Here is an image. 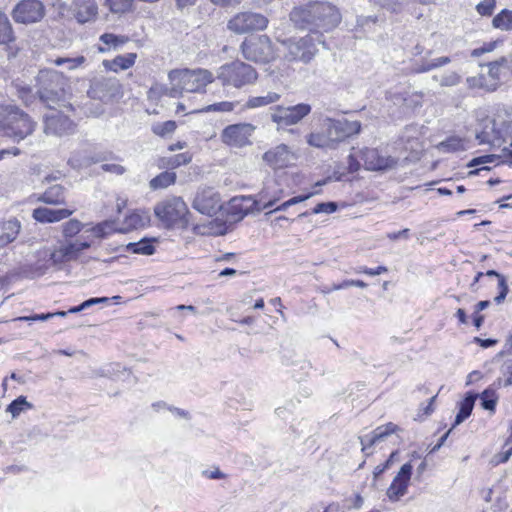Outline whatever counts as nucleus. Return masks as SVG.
Listing matches in <instances>:
<instances>
[{
	"label": "nucleus",
	"mask_w": 512,
	"mask_h": 512,
	"mask_svg": "<svg viewBox=\"0 0 512 512\" xmlns=\"http://www.w3.org/2000/svg\"><path fill=\"white\" fill-rule=\"evenodd\" d=\"M324 43L323 35L317 33H309L297 41L289 40L283 42L287 49L285 59L309 63L318 52L317 46L319 44L324 45Z\"/></svg>",
	"instance_id": "9"
},
{
	"label": "nucleus",
	"mask_w": 512,
	"mask_h": 512,
	"mask_svg": "<svg viewBox=\"0 0 512 512\" xmlns=\"http://www.w3.org/2000/svg\"><path fill=\"white\" fill-rule=\"evenodd\" d=\"M492 22L495 28H499L501 30L512 29V11L506 9L502 10L493 18Z\"/></svg>",
	"instance_id": "47"
},
{
	"label": "nucleus",
	"mask_w": 512,
	"mask_h": 512,
	"mask_svg": "<svg viewBox=\"0 0 512 512\" xmlns=\"http://www.w3.org/2000/svg\"><path fill=\"white\" fill-rule=\"evenodd\" d=\"M282 193V189L274 180L267 181L255 199L258 202L257 212L273 207L281 199Z\"/></svg>",
	"instance_id": "21"
},
{
	"label": "nucleus",
	"mask_w": 512,
	"mask_h": 512,
	"mask_svg": "<svg viewBox=\"0 0 512 512\" xmlns=\"http://www.w3.org/2000/svg\"><path fill=\"white\" fill-rule=\"evenodd\" d=\"M340 125L343 128L344 138L358 134L361 130V123L359 121L340 120Z\"/></svg>",
	"instance_id": "55"
},
{
	"label": "nucleus",
	"mask_w": 512,
	"mask_h": 512,
	"mask_svg": "<svg viewBox=\"0 0 512 512\" xmlns=\"http://www.w3.org/2000/svg\"><path fill=\"white\" fill-rule=\"evenodd\" d=\"M255 131V126L250 123H238L227 126L222 134V141L234 147H243L250 141L249 138Z\"/></svg>",
	"instance_id": "15"
},
{
	"label": "nucleus",
	"mask_w": 512,
	"mask_h": 512,
	"mask_svg": "<svg viewBox=\"0 0 512 512\" xmlns=\"http://www.w3.org/2000/svg\"><path fill=\"white\" fill-rule=\"evenodd\" d=\"M14 41L15 35L12 25L7 15L0 11V44L7 46L9 58L17 55L18 50L11 45Z\"/></svg>",
	"instance_id": "25"
},
{
	"label": "nucleus",
	"mask_w": 512,
	"mask_h": 512,
	"mask_svg": "<svg viewBox=\"0 0 512 512\" xmlns=\"http://www.w3.org/2000/svg\"><path fill=\"white\" fill-rule=\"evenodd\" d=\"M137 55L135 53H127L125 55H118L113 60H105L103 65L114 72H118L119 70H126L132 67L135 63Z\"/></svg>",
	"instance_id": "33"
},
{
	"label": "nucleus",
	"mask_w": 512,
	"mask_h": 512,
	"mask_svg": "<svg viewBox=\"0 0 512 512\" xmlns=\"http://www.w3.org/2000/svg\"><path fill=\"white\" fill-rule=\"evenodd\" d=\"M268 22L267 17L260 13L241 12L228 21L227 28L236 34H244L256 30H264Z\"/></svg>",
	"instance_id": "11"
},
{
	"label": "nucleus",
	"mask_w": 512,
	"mask_h": 512,
	"mask_svg": "<svg viewBox=\"0 0 512 512\" xmlns=\"http://www.w3.org/2000/svg\"><path fill=\"white\" fill-rule=\"evenodd\" d=\"M324 126L327 139L332 148L335 147V144L345 139L340 120L326 119Z\"/></svg>",
	"instance_id": "34"
},
{
	"label": "nucleus",
	"mask_w": 512,
	"mask_h": 512,
	"mask_svg": "<svg viewBox=\"0 0 512 512\" xmlns=\"http://www.w3.org/2000/svg\"><path fill=\"white\" fill-rule=\"evenodd\" d=\"M432 54L433 51L428 50L423 58L413 64L411 72L414 74L427 73L429 71L446 66L452 61L449 56L431 58Z\"/></svg>",
	"instance_id": "22"
},
{
	"label": "nucleus",
	"mask_w": 512,
	"mask_h": 512,
	"mask_svg": "<svg viewBox=\"0 0 512 512\" xmlns=\"http://www.w3.org/2000/svg\"><path fill=\"white\" fill-rule=\"evenodd\" d=\"M191 160L192 156L189 153H180L172 156L168 161V165L172 168H176L190 163Z\"/></svg>",
	"instance_id": "58"
},
{
	"label": "nucleus",
	"mask_w": 512,
	"mask_h": 512,
	"mask_svg": "<svg viewBox=\"0 0 512 512\" xmlns=\"http://www.w3.org/2000/svg\"><path fill=\"white\" fill-rule=\"evenodd\" d=\"M21 230V223L17 219L0 221V248L13 242Z\"/></svg>",
	"instance_id": "27"
},
{
	"label": "nucleus",
	"mask_w": 512,
	"mask_h": 512,
	"mask_svg": "<svg viewBox=\"0 0 512 512\" xmlns=\"http://www.w3.org/2000/svg\"><path fill=\"white\" fill-rule=\"evenodd\" d=\"M388 271L387 267L385 266H378L377 268H367V267H361L359 268V270L357 271L358 273H364V274H367L369 276H376V275H380V274H383V273H386Z\"/></svg>",
	"instance_id": "64"
},
{
	"label": "nucleus",
	"mask_w": 512,
	"mask_h": 512,
	"mask_svg": "<svg viewBox=\"0 0 512 512\" xmlns=\"http://www.w3.org/2000/svg\"><path fill=\"white\" fill-rule=\"evenodd\" d=\"M150 221L149 214L144 211H134L125 217L123 227L119 232L125 233L132 229L145 227Z\"/></svg>",
	"instance_id": "28"
},
{
	"label": "nucleus",
	"mask_w": 512,
	"mask_h": 512,
	"mask_svg": "<svg viewBox=\"0 0 512 512\" xmlns=\"http://www.w3.org/2000/svg\"><path fill=\"white\" fill-rule=\"evenodd\" d=\"M396 429V425L389 423L385 426L377 427L372 433H371V442L377 443L379 441H382L384 438H386L388 435L392 434Z\"/></svg>",
	"instance_id": "52"
},
{
	"label": "nucleus",
	"mask_w": 512,
	"mask_h": 512,
	"mask_svg": "<svg viewBox=\"0 0 512 512\" xmlns=\"http://www.w3.org/2000/svg\"><path fill=\"white\" fill-rule=\"evenodd\" d=\"M258 202L251 196H240L232 198L225 207V212L230 221L238 222L249 213L257 212Z\"/></svg>",
	"instance_id": "18"
},
{
	"label": "nucleus",
	"mask_w": 512,
	"mask_h": 512,
	"mask_svg": "<svg viewBox=\"0 0 512 512\" xmlns=\"http://www.w3.org/2000/svg\"><path fill=\"white\" fill-rule=\"evenodd\" d=\"M43 117V131L46 135L64 136L72 134L75 130V124L67 115L54 108Z\"/></svg>",
	"instance_id": "12"
},
{
	"label": "nucleus",
	"mask_w": 512,
	"mask_h": 512,
	"mask_svg": "<svg viewBox=\"0 0 512 512\" xmlns=\"http://www.w3.org/2000/svg\"><path fill=\"white\" fill-rule=\"evenodd\" d=\"M154 239H141L138 242L129 243L126 248L127 251L135 254L152 255L155 252L153 246Z\"/></svg>",
	"instance_id": "36"
},
{
	"label": "nucleus",
	"mask_w": 512,
	"mask_h": 512,
	"mask_svg": "<svg viewBox=\"0 0 512 512\" xmlns=\"http://www.w3.org/2000/svg\"><path fill=\"white\" fill-rule=\"evenodd\" d=\"M307 143L316 148H332L325 131L323 133L313 132L307 136Z\"/></svg>",
	"instance_id": "50"
},
{
	"label": "nucleus",
	"mask_w": 512,
	"mask_h": 512,
	"mask_svg": "<svg viewBox=\"0 0 512 512\" xmlns=\"http://www.w3.org/2000/svg\"><path fill=\"white\" fill-rule=\"evenodd\" d=\"M466 84L469 89H481L488 92L496 90V88L488 87L490 84L488 73L481 72L477 76L467 77Z\"/></svg>",
	"instance_id": "37"
},
{
	"label": "nucleus",
	"mask_w": 512,
	"mask_h": 512,
	"mask_svg": "<svg viewBox=\"0 0 512 512\" xmlns=\"http://www.w3.org/2000/svg\"><path fill=\"white\" fill-rule=\"evenodd\" d=\"M425 93L423 91L406 92L404 107L409 110H416L423 106Z\"/></svg>",
	"instance_id": "46"
},
{
	"label": "nucleus",
	"mask_w": 512,
	"mask_h": 512,
	"mask_svg": "<svg viewBox=\"0 0 512 512\" xmlns=\"http://www.w3.org/2000/svg\"><path fill=\"white\" fill-rule=\"evenodd\" d=\"M290 19L299 28L320 34L319 31L328 32L337 27L341 22V14L336 6L321 2L294 8Z\"/></svg>",
	"instance_id": "1"
},
{
	"label": "nucleus",
	"mask_w": 512,
	"mask_h": 512,
	"mask_svg": "<svg viewBox=\"0 0 512 512\" xmlns=\"http://www.w3.org/2000/svg\"><path fill=\"white\" fill-rule=\"evenodd\" d=\"M134 0H106V4L112 13L128 12Z\"/></svg>",
	"instance_id": "53"
},
{
	"label": "nucleus",
	"mask_w": 512,
	"mask_h": 512,
	"mask_svg": "<svg viewBox=\"0 0 512 512\" xmlns=\"http://www.w3.org/2000/svg\"><path fill=\"white\" fill-rule=\"evenodd\" d=\"M494 163L495 165L499 164H509L512 165V149L505 147L501 150L500 154H489L484 156H479L473 158L469 163L468 167H475L478 165Z\"/></svg>",
	"instance_id": "26"
},
{
	"label": "nucleus",
	"mask_w": 512,
	"mask_h": 512,
	"mask_svg": "<svg viewBox=\"0 0 512 512\" xmlns=\"http://www.w3.org/2000/svg\"><path fill=\"white\" fill-rule=\"evenodd\" d=\"M116 231H119V229L116 228V223L114 221L106 220L96 224L86 232H91L94 237L102 239L108 237Z\"/></svg>",
	"instance_id": "40"
},
{
	"label": "nucleus",
	"mask_w": 512,
	"mask_h": 512,
	"mask_svg": "<svg viewBox=\"0 0 512 512\" xmlns=\"http://www.w3.org/2000/svg\"><path fill=\"white\" fill-rule=\"evenodd\" d=\"M176 122L169 120L165 121L163 123H155L152 125L151 130L152 132L160 137H166L170 134H172L176 130Z\"/></svg>",
	"instance_id": "49"
},
{
	"label": "nucleus",
	"mask_w": 512,
	"mask_h": 512,
	"mask_svg": "<svg viewBox=\"0 0 512 512\" xmlns=\"http://www.w3.org/2000/svg\"><path fill=\"white\" fill-rule=\"evenodd\" d=\"M154 213L167 228L186 227L189 223V210L181 197L171 196L158 202Z\"/></svg>",
	"instance_id": "7"
},
{
	"label": "nucleus",
	"mask_w": 512,
	"mask_h": 512,
	"mask_svg": "<svg viewBox=\"0 0 512 512\" xmlns=\"http://www.w3.org/2000/svg\"><path fill=\"white\" fill-rule=\"evenodd\" d=\"M480 400L483 409L494 412L498 401L496 390L488 387L480 394Z\"/></svg>",
	"instance_id": "44"
},
{
	"label": "nucleus",
	"mask_w": 512,
	"mask_h": 512,
	"mask_svg": "<svg viewBox=\"0 0 512 512\" xmlns=\"http://www.w3.org/2000/svg\"><path fill=\"white\" fill-rule=\"evenodd\" d=\"M119 90V83L114 78L95 79L88 90V94L93 99L108 101L112 99Z\"/></svg>",
	"instance_id": "20"
},
{
	"label": "nucleus",
	"mask_w": 512,
	"mask_h": 512,
	"mask_svg": "<svg viewBox=\"0 0 512 512\" xmlns=\"http://www.w3.org/2000/svg\"><path fill=\"white\" fill-rule=\"evenodd\" d=\"M37 201L49 205H61L65 203V188L61 185H53L46 189L37 198Z\"/></svg>",
	"instance_id": "30"
},
{
	"label": "nucleus",
	"mask_w": 512,
	"mask_h": 512,
	"mask_svg": "<svg viewBox=\"0 0 512 512\" xmlns=\"http://www.w3.org/2000/svg\"><path fill=\"white\" fill-rule=\"evenodd\" d=\"M477 394L472 392L467 393L466 397L459 403V411L470 416L474 407Z\"/></svg>",
	"instance_id": "57"
},
{
	"label": "nucleus",
	"mask_w": 512,
	"mask_h": 512,
	"mask_svg": "<svg viewBox=\"0 0 512 512\" xmlns=\"http://www.w3.org/2000/svg\"><path fill=\"white\" fill-rule=\"evenodd\" d=\"M361 159L367 170L382 171L396 167L398 160L387 156L374 148H365L361 150Z\"/></svg>",
	"instance_id": "17"
},
{
	"label": "nucleus",
	"mask_w": 512,
	"mask_h": 512,
	"mask_svg": "<svg viewBox=\"0 0 512 512\" xmlns=\"http://www.w3.org/2000/svg\"><path fill=\"white\" fill-rule=\"evenodd\" d=\"M36 127L37 122L17 106L7 105L3 108L2 131L14 142H20L32 135Z\"/></svg>",
	"instance_id": "5"
},
{
	"label": "nucleus",
	"mask_w": 512,
	"mask_h": 512,
	"mask_svg": "<svg viewBox=\"0 0 512 512\" xmlns=\"http://www.w3.org/2000/svg\"><path fill=\"white\" fill-rule=\"evenodd\" d=\"M512 134V112L498 109L493 117L480 120L476 129L479 144L501 145Z\"/></svg>",
	"instance_id": "4"
},
{
	"label": "nucleus",
	"mask_w": 512,
	"mask_h": 512,
	"mask_svg": "<svg viewBox=\"0 0 512 512\" xmlns=\"http://www.w3.org/2000/svg\"><path fill=\"white\" fill-rule=\"evenodd\" d=\"M338 209V205L336 202H322L317 204L313 209V214L326 213L331 214L334 213Z\"/></svg>",
	"instance_id": "60"
},
{
	"label": "nucleus",
	"mask_w": 512,
	"mask_h": 512,
	"mask_svg": "<svg viewBox=\"0 0 512 512\" xmlns=\"http://www.w3.org/2000/svg\"><path fill=\"white\" fill-rule=\"evenodd\" d=\"M262 159L272 169H282L291 165L296 155L286 144H279L266 151Z\"/></svg>",
	"instance_id": "16"
},
{
	"label": "nucleus",
	"mask_w": 512,
	"mask_h": 512,
	"mask_svg": "<svg viewBox=\"0 0 512 512\" xmlns=\"http://www.w3.org/2000/svg\"><path fill=\"white\" fill-rule=\"evenodd\" d=\"M412 469L413 467L411 463H405L401 466L398 474L394 477L386 492V495L391 502L399 501L401 497L407 493Z\"/></svg>",
	"instance_id": "19"
},
{
	"label": "nucleus",
	"mask_w": 512,
	"mask_h": 512,
	"mask_svg": "<svg viewBox=\"0 0 512 512\" xmlns=\"http://www.w3.org/2000/svg\"><path fill=\"white\" fill-rule=\"evenodd\" d=\"M84 227V224L77 219H71L63 225V235L73 237L77 235Z\"/></svg>",
	"instance_id": "54"
},
{
	"label": "nucleus",
	"mask_w": 512,
	"mask_h": 512,
	"mask_svg": "<svg viewBox=\"0 0 512 512\" xmlns=\"http://www.w3.org/2000/svg\"><path fill=\"white\" fill-rule=\"evenodd\" d=\"M45 16V6L40 0H22L12 10V18L17 23L32 24Z\"/></svg>",
	"instance_id": "13"
},
{
	"label": "nucleus",
	"mask_w": 512,
	"mask_h": 512,
	"mask_svg": "<svg viewBox=\"0 0 512 512\" xmlns=\"http://www.w3.org/2000/svg\"><path fill=\"white\" fill-rule=\"evenodd\" d=\"M60 248L68 261L75 260L79 255L76 250V246L74 245V242L61 245Z\"/></svg>",
	"instance_id": "61"
},
{
	"label": "nucleus",
	"mask_w": 512,
	"mask_h": 512,
	"mask_svg": "<svg viewBox=\"0 0 512 512\" xmlns=\"http://www.w3.org/2000/svg\"><path fill=\"white\" fill-rule=\"evenodd\" d=\"M466 84L469 89H481L488 92L496 90V88L488 87L490 84L488 73L481 72L477 76L467 77Z\"/></svg>",
	"instance_id": "38"
},
{
	"label": "nucleus",
	"mask_w": 512,
	"mask_h": 512,
	"mask_svg": "<svg viewBox=\"0 0 512 512\" xmlns=\"http://www.w3.org/2000/svg\"><path fill=\"white\" fill-rule=\"evenodd\" d=\"M320 191L319 190H313L309 193H306V194H302V195H299V196H295L289 200H287L286 202L282 203L281 205H279L278 207H276L274 210H272L271 212H274V211H284L286 210L288 207L292 206V205H295V204H298V203H301L303 201H306L308 200L309 198H311L312 196L314 195H317L319 194Z\"/></svg>",
	"instance_id": "51"
},
{
	"label": "nucleus",
	"mask_w": 512,
	"mask_h": 512,
	"mask_svg": "<svg viewBox=\"0 0 512 512\" xmlns=\"http://www.w3.org/2000/svg\"><path fill=\"white\" fill-rule=\"evenodd\" d=\"M56 66H62L64 64L67 65V69L72 71L75 70L81 66H83L86 62V58L84 56H77V57H58L51 61Z\"/></svg>",
	"instance_id": "48"
},
{
	"label": "nucleus",
	"mask_w": 512,
	"mask_h": 512,
	"mask_svg": "<svg viewBox=\"0 0 512 512\" xmlns=\"http://www.w3.org/2000/svg\"><path fill=\"white\" fill-rule=\"evenodd\" d=\"M192 206L201 214L208 216L216 215L223 208L220 194L211 188L197 192Z\"/></svg>",
	"instance_id": "14"
},
{
	"label": "nucleus",
	"mask_w": 512,
	"mask_h": 512,
	"mask_svg": "<svg viewBox=\"0 0 512 512\" xmlns=\"http://www.w3.org/2000/svg\"><path fill=\"white\" fill-rule=\"evenodd\" d=\"M511 455H512V446L505 452H500L498 454H495L491 459V464L493 466H497L501 463H505L510 459Z\"/></svg>",
	"instance_id": "62"
},
{
	"label": "nucleus",
	"mask_w": 512,
	"mask_h": 512,
	"mask_svg": "<svg viewBox=\"0 0 512 512\" xmlns=\"http://www.w3.org/2000/svg\"><path fill=\"white\" fill-rule=\"evenodd\" d=\"M75 16L78 22L86 23L97 17L96 0H73Z\"/></svg>",
	"instance_id": "24"
},
{
	"label": "nucleus",
	"mask_w": 512,
	"mask_h": 512,
	"mask_svg": "<svg viewBox=\"0 0 512 512\" xmlns=\"http://www.w3.org/2000/svg\"><path fill=\"white\" fill-rule=\"evenodd\" d=\"M484 275H486L488 277H496L497 278L499 293L494 298V302L496 304H501L505 300V298L508 294V291H509L507 280H506L505 276L498 273L495 270H488L486 273H484Z\"/></svg>",
	"instance_id": "42"
},
{
	"label": "nucleus",
	"mask_w": 512,
	"mask_h": 512,
	"mask_svg": "<svg viewBox=\"0 0 512 512\" xmlns=\"http://www.w3.org/2000/svg\"><path fill=\"white\" fill-rule=\"evenodd\" d=\"M496 47V42L485 43L483 46L472 50V57H479L484 53L492 52Z\"/></svg>",
	"instance_id": "63"
},
{
	"label": "nucleus",
	"mask_w": 512,
	"mask_h": 512,
	"mask_svg": "<svg viewBox=\"0 0 512 512\" xmlns=\"http://www.w3.org/2000/svg\"><path fill=\"white\" fill-rule=\"evenodd\" d=\"M170 87L166 88L164 94L177 98L184 92L199 93L214 81L212 72L207 69H174L168 74Z\"/></svg>",
	"instance_id": "2"
},
{
	"label": "nucleus",
	"mask_w": 512,
	"mask_h": 512,
	"mask_svg": "<svg viewBox=\"0 0 512 512\" xmlns=\"http://www.w3.org/2000/svg\"><path fill=\"white\" fill-rule=\"evenodd\" d=\"M217 78L223 86L240 89L253 85L258 79V72L250 64L236 60L219 67Z\"/></svg>",
	"instance_id": "6"
},
{
	"label": "nucleus",
	"mask_w": 512,
	"mask_h": 512,
	"mask_svg": "<svg viewBox=\"0 0 512 512\" xmlns=\"http://www.w3.org/2000/svg\"><path fill=\"white\" fill-rule=\"evenodd\" d=\"M484 67V65H481ZM487 67V73L489 75L490 84L488 87L498 88L501 81V74L503 70L507 67V59L505 57H501L496 61L489 62L485 65Z\"/></svg>",
	"instance_id": "29"
},
{
	"label": "nucleus",
	"mask_w": 512,
	"mask_h": 512,
	"mask_svg": "<svg viewBox=\"0 0 512 512\" xmlns=\"http://www.w3.org/2000/svg\"><path fill=\"white\" fill-rule=\"evenodd\" d=\"M40 254L44 259L48 258V260L45 264L37 265L36 271L39 275L43 274L50 265L59 266L61 264L69 262L66 259V256L64 255L60 247L58 249H55L53 252H49L48 250H42L40 251Z\"/></svg>",
	"instance_id": "31"
},
{
	"label": "nucleus",
	"mask_w": 512,
	"mask_h": 512,
	"mask_svg": "<svg viewBox=\"0 0 512 512\" xmlns=\"http://www.w3.org/2000/svg\"><path fill=\"white\" fill-rule=\"evenodd\" d=\"M37 95L48 108L63 106L72 110V105L64 104L66 97L67 79L53 69H41L36 76Z\"/></svg>",
	"instance_id": "3"
},
{
	"label": "nucleus",
	"mask_w": 512,
	"mask_h": 512,
	"mask_svg": "<svg viewBox=\"0 0 512 512\" xmlns=\"http://www.w3.org/2000/svg\"><path fill=\"white\" fill-rule=\"evenodd\" d=\"M32 407L33 405L26 400V397L19 396L7 406L6 411L11 413L13 418H16L22 412L32 409Z\"/></svg>",
	"instance_id": "45"
},
{
	"label": "nucleus",
	"mask_w": 512,
	"mask_h": 512,
	"mask_svg": "<svg viewBox=\"0 0 512 512\" xmlns=\"http://www.w3.org/2000/svg\"><path fill=\"white\" fill-rule=\"evenodd\" d=\"M432 79L438 82L440 87H454L461 82V75L456 71H445L441 75H433Z\"/></svg>",
	"instance_id": "41"
},
{
	"label": "nucleus",
	"mask_w": 512,
	"mask_h": 512,
	"mask_svg": "<svg viewBox=\"0 0 512 512\" xmlns=\"http://www.w3.org/2000/svg\"><path fill=\"white\" fill-rule=\"evenodd\" d=\"M236 105H237V102L223 101V102L209 105V106L205 107L204 109H202L201 111H204V112H211V111L230 112V111L234 110Z\"/></svg>",
	"instance_id": "56"
},
{
	"label": "nucleus",
	"mask_w": 512,
	"mask_h": 512,
	"mask_svg": "<svg viewBox=\"0 0 512 512\" xmlns=\"http://www.w3.org/2000/svg\"><path fill=\"white\" fill-rule=\"evenodd\" d=\"M437 149L444 153H452L465 149L463 140L458 136H451L440 142Z\"/></svg>",
	"instance_id": "43"
},
{
	"label": "nucleus",
	"mask_w": 512,
	"mask_h": 512,
	"mask_svg": "<svg viewBox=\"0 0 512 512\" xmlns=\"http://www.w3.org/2000/svg\"><path fill=\"white\" fill-rule=\"evenodd\" d=\"M244 59L254 63L266 64L276 59L277 53L267 35L245 38L240 45Z\"/></svg>",
	"instance_id": "8"
},
{
	"label": "nucleus",
	"mask_w": 512,
	"mask_h": 512,
	"mask_svg": "<svg viewBox=\"0 0 512 512\" xmlns=\"http://www.w3.org/2000/svg\"><path fill=\"white\" fill-rule=\"evenodd\" d=\"M100 41L105 47H99L100 52H106L111 49H119L129 41V38L124 35H115L113 33H104L100 36Z\"/></svg>",
	"instance_id": "35"
},
{
	"label": "nucleus",
	"mask_w": 512,
	"mask_h": 512,
	"mask_svg": "<svg viewBox=\"0 0 512 512\" xmlns=\"http://www.w3.org/2000/svg\"><path fill=\"white\" fill-rule=\"evenodd\" d=\"M176 174L170 171H164L150 180L149 186L152 190L164 189L174 184Z\"/></svg>",
	"instance_id": "39"
},
{
	"label": "nucleus",
	"mask_w": 512,
	"mask_h": 512,
	"mask_svg": "<svg viewBox=\"0 0 512 512\" xmlns=\"http://www.w3.org/2000/svg\"><path fill=\"white\" fill-rule=\"evenodd\" d=\"M281 95L277 92L269 91L262 96H250L243 106V109H256L266 107L268 105L277 103Z\"/></svg>",
	"instance_id": "32"
},
{
	"label": "nucleus",
	"mask_w": 512,
	"mask_h": 512,
	"mask_svg": "<svg viewBox=\"0 0 512 512\" xmlns=\"http://www.w3.org/2000/svg\"><path fill=\"white\" fill-rule=\"evenodd\" d=\"M496 0H482L477 4L476 10L482 16L492 15L495 8Z\"/></svg>",
	"instance_id": "59"
},
{
	"label": "nucleus",
	"mask_w": 512,
	"mask_h": 512,
	"mask_svg": "<svg viewBox=\"0 0 512 512\" xmlns=\"http://www.w3.org/2000/svg\"><path fill=\"white\" fill-rule=\"evenodd\" d=\"M311 112V106L306 103H300L295 106L284 107L277 105L271 108L270 117L277 128L295 125Z\"/></svg>",
	"instance_id": "10"
},
{
	"label": "nucleus",
	"mask_w": 512,
	"mask_h": 512,
	"mask_svg": "<svg viewBox=\"0 0 512 512\" xmlns=\"http://www.w3.org/2000/svg\"><path fill=\"white\" fill-rule=\"evenodd\" d=\"M74 213V210L62 208V209H52L48 207H38L35 208L32 212V217L35 221L47 224V223H56L61 220H64L71 216Z\"/></svg>",
	"instance_id": "23"
}]
</instances>
